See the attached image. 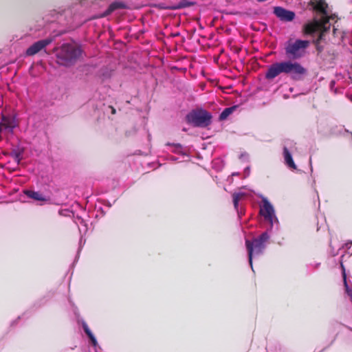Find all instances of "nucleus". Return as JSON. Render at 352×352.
Wrapping results in <instances>:
<instances>
[{"mask_svg": "<svg viewBox=\"0 0 352 352\" xmlns=\"http://www.w3.org/2000/svg\"><path fill=\"white\" fill-rule=\"evenodd\" d=\"M310 5L314 10L321 13L322 16L320 19L315 18L313 21L306 24L305 31L309 34L320 32L319 38L317 40V43H318L322 39V33L330 28L328 5L324 0H311Z\"/></svg>", "mask_w": 352, "mask_h": 352, "instance_id": "f257e3e1", "label": "nucleus"}, {"mask_svg": "<svg viewBox=\"0 0 352 352\" xmlns=\"http://www.w3.org/2000/svg\"><path fill=\"white\" fill-rule=\"evenodd\" d=\"M81 53L80 48L73 43H64L55 50L57 63L65 67L74 65Z\"/></svg>", "mask_w": 352, "mask_h": 352, "instance_id": "f03ea898", "label": "nucleus"}, {"mask_svg": "<svg viewBox=\"0 0 352 352\" xmlns=\"http://www.w3.org/2000/svg\"><path fill=\"white\" fill-rule=\"evenodd\" d=\"M270 239L267 232H263L258 237L253 239L252 241L246 239L245 247L248 250L249 263L253 270L252 259L263 254L266 247V243Z\"/></svg>", "mask_w": 352, "mask_h": 352, "instance_id": "7ed1b4c3", "label": "nucleus"}, {"mask_svg": "<svg viewBox=\"0 0 352 352\" xmlns=\"http://www.w3.org/2000/svg\"><path fill=\"white\" fill-rule=\"evenodd\" d=\"M188 123L198 127H207L212 122V115L204 109L192 111L186 116Z\"/></svg>", "mask_w": 352, "mask_h": 352, "instance_id": "20e7f679", "label": "nucleus"}, {"mask_svg": "<svg viewBox=\"0 0 352 352\" xmlns=\"http://www.w3.org/2000/svg\"><path fill=\"white\" fill-rule=\"evenodd\" d=\"M309 45L308 41L296 40L289 41L285 46V54L289 58L297 59L301 58L305 52V50Z\"/></svg>", "mask_w": 352, "mask_h": 352, "instance_id": "39448f33", "label": "nucleus"}, {"mask_svg": "<svg viewBox=\"0 0 352 352\" xmlns=\"http://www.w3.org/2000/svg\"><path fill=\"white\" fill-rule=\"evenodd\" d=\"M263 205L260 208V214L264 217L265 220L270 223V229L274 226V223H278V221L275 214V210L271 203L267 198H263Z\"/></svg>", "mask_w": 352, "mask_h": 352, "instance_id": "423d86ee", "label": "nucleus"}, {"mask_svg": "<svg viewBox=\"0 0 352 352\" xmlns=\"http://www.w3.org/2000/svg\"><path fill=\"white\" fill-rule=\"evenodd\" d=\"M307 70L299 63L289 60L288 74L295 80H300L307 75Z\"/></svg>", "mask_w": 352, "mask_h": 352, "instance_id": "0eeeda50", "label": "nucleus"}, {"mask_svg": "<svg viewBox=\"0 0 352 352\" xmlns=\"http://www.w3.org/2000/svg\"><path fill=\"white\" fill-rule=\"evenodd\" d=\"M52 42L51 39L47 38L43 40H40L34 43H33L31 46H30L26 50V55L28 56H34L41 50L44 49L47 45H48Z\"/></svg>", "mask_w": 352, "mask_h": 352, "instance_id": "6e6552de", "label": "nucleus"}, {"mask_svg": "<svg viewBox=\"0 0 352 352\" xmlns=\"http://www.w3.org/2000/svg\"><path fill=\"white\" fill-rule=\"evenodd\" d=\"M274 13L280 20L285 21H291L294 19L295 14L292 11L287 10L281 7H275Z\"/></svg>", "mask_w": 352, "mask_h": 352, "instance_id": "1a4fd4ad", "label": "nucleus"}, {"mask_svg": "<svg viewBox=\"0 0 352 352\" xmlns=\"http://www.w3.org/2000/svg\"><path fill=\"white\" fill-rule=\"evenodd\" d=\"M280 74H282L280 72V68L279 67L278 63L276 62L269 67L265 74V77L267 79H274Z\"/></svg>", "mask_w": 352, "mask_h": 352, "instance_id": "9d476101", "label": "nucleus"}, {"mask_svg": "<svg viewBox=\"0 0 352 352\" xmlns=\"http://www.w3.org/2000/svg\"><path fill=\"white\" fill-rule=\"evenodd\" d=\"M283 157L285 164L292 169H296V165L295 164L292 154L287 146L283 148Z\"/></svg>", "mask_w": 352, "mask_h": 352, "instance_id": "9b49d317", "label": "nucleus"}, {"mask_svg": "<svg viewBox=\"0 0 352 352\" xmlns=\"http://www.w3.org/2000/svg\"><path fill=\"white\" fill-rule=\"evenodd\" d=\"M340 267L342 270V277H343L344 285L345 287V292L347 294V296L350 298L351 301L352 302V288H351L349 287V285H348V283L346 280V271H345V267L343 265V262L342 260L340 261Z\"/></svg>", "mask_w": 352, "mask_h": 352, "instance_id": "f8f14e48", "label": "nucleus"}, {"mask_svg": "<svg viewBox=\"0 0 352 352\" xmlns=\"http://www.w3.org/2000/svg\"><path fill=\"white\" fill-rule=\"evenodd\" d=\"M14 127L15 124L14 123V120L8 118L3 117L0 123V131L3 129H9L12 131Z\"/></svg>", "mask_w": 352, "mask_h": 352, "instance_id": "ddd939ff", "label": "nucleus"}, {"mask_svg": "<svg viewBox=\"0 0 352 352\" xmlns=\"http://www.w3.org/2000/svg\"><path fill=\"white\" fill-rule=\"evenodd\" d=\"M24 193L30 198L36 201H47V198L41 192L33 190H25Z\"/></svg>", "mask_w": 352, "mask_h": 352, "instance_id": "4468645a", "label": "nucleus"}, {"mask_svg": "<svg viewBox=\"0 0 352 352\" xmlns=\"http://www.w3.org/2000/svg\"><path fill=\"white\" fill-rule=\"evenodd\" d=\"M245 197V194L243 192H239L233 194V204L235 210L237 211L240 216V212L239 211V202Z\"/></svg>", "mask_w": 352, "mask_h": 352, "instance_id": "2eb2a0df", "label": "nucleus"}, {"mask_svg": "<svg viewBox=\"0 0 352 352\" xmlns=\"http://www.w3.org/2000/svg\"><path fill=\"white\" fill-rule=\"evenodd\" d=\"M82 325V328H83L85 333L87 334V336L90 339L92 344L94 346H96L97 344H98L97 340H96L95 336H94V334L92 333V332L91 331V330L89 329L87 324L85 322H83Z\"/></svg>", "mask_w": 352, "mask_h": 352, "instance_id": "dca6fc26", "label": "nucleus"}, {"mask_svg": "<svg viewBox=\"0 0 352 352\" xmlns=\"http://www.w3.org/2000/svg\"><path fill=\"white\" fill-rule=\"evenodd\" d=\"M236 106H233L231 107H228L225 109L219 116L220 120H226L232 112L236 109Z\"/></svg>", "mask_w": 352, "mask_h": 352, "instance_id": "f3484780", "label": "nucleus"}, {"mask_svg": "<svg viewBox=\"0 0 352 352\" xmlns=\"http://www.w3.org/2000/svg\"><path fill=\"white\" fill-rule=\"evenodd\" d=\"M124 8V5L123 3L119 2V1H115L109 6L108 10H107V14H110L111 12H113V10H115L117 8Z\"/></svg>", "mask_w": 352, "mask_h": 352, "instance_id": "a211bd4d", "label": "nucleus"}, {"mask_svg": "<svg viewBox=\"0 0 352 352\" xmlns=\"http://www.w3.org/2000/svg\"><path fill=\"white\" fill-rule=\"evenodd\" d=\"M281 73L288 74L289 60L278 62Z\"/></svg>", "mask_w": 352, "mask_h": 352, "instance_id": "6ab92c4d", "label": "nucleus"}, {"mask_svg": "<svg viewBox=\"0 0 352 352\" xmlns=\"http://www.w3.org/2000/svg\"><path fill=\"white\" fill-rule=\"evenodd\" d=\"M112 72H113L112 71H109V72H108L107 74L103 73L102 75V76H103L104 78H107L111 77Z\"/></svg>", "mask_w": 352, "mask_h": 352, "instance_id": "aec40b11", "label": "nucleus"}, {"mask_svg": "<svg viewBox=\"0 0 352 352\" xmlns=\"http://www.w3.org/2000/svg\"><path fill=\"white\" fill-rule=\"evenodd\" d=\"M176 148H177V151L178 152H180V151H179V150H180V149L182 148L181 145H180V144H177V145H176Z\"/></svg>", "mask_w": 352, "mask_h": 352, "instance_id": "412c9836", "label": "nucleus"}, {"mask_svg": "<svg viewBox=\"0 0 352 352\" xmlns=\"http://www.w3.org/2000/svg\"><path fill=\"white\" fill-rule=\"evenodd\" d=\"M248 156L246 155H241V158L247 157Z\"/></svg>", "mask_w": 352, "mask_h": 352, "instance_id": "4be33fe9", "label": "nucleus"}, {"mask_svg": "<svg viewBox=\"0 0 352 352\" xmlns=\"http://www.w3.org/2000/svg\"><path fill=\"white\" fill-rule=\"evenodd\" d=\"M245 171H248V174H249V167H247V168H245Z\"/></svg>", "mask_w": 352, "mask_h": 352, "instance_id": "5701e85b", "label": "nucleus"}, {"mask_svg": "<svg viewBox=\"0 0 352 352\" xmlns=\"http://www.w3.org/2000/svg\"><path fill=\"white\" fill-rule=\"evenodd\" d=\"M309 163L311 165V159L309 160Z\"/></svg>", "mask_w": 352, "mask_h": 352, "instance_id": "b1692460", "label": "nucleus"}, {"mask_svg": "<svg viewBox=\"0 0 352 352\" xmlns=\"http://www.w3.org/2000/svg\"><path fill=\"white\" fill-rule=\"evenodd\" d=\"M351 245L352 246V242L351 243Z\"/></svg>", "mask_w": 352, "mask_h": 352, "instance_id": "393cba45", "label": "nucleus"}]
</instances>
